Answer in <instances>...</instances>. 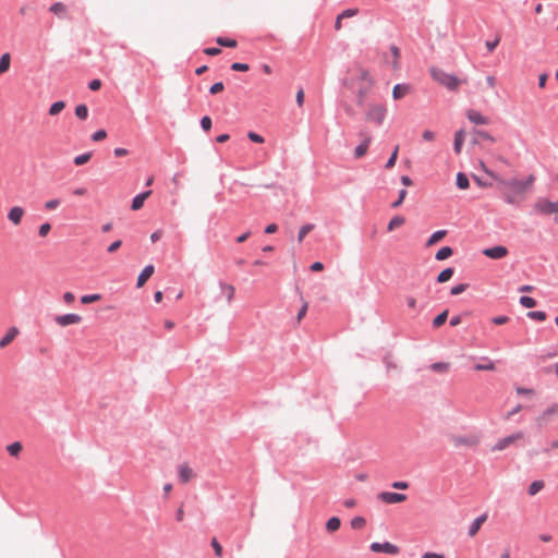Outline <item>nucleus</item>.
<instances>
[{
	"label": "nucleus",
	"mask_w": 558,
	"mask_h": 558,
	"mask_svg": "<svg viewBox=\"0 0 558 558\" xmlns=\"http://www.w3.org/2000/svg\"><path fill=\"white\" fill-rule=\"evenodd\" d=\"M490 178L497 182L505 202L509 205L521 204L526 198L529 191L535 182L534 174H530L525 180H519L517 178L506 180L497 173H490Z\"/></svg>",
	"instance_id": "obj_1"
},
{
	"label": "nucleus",
	"mask_w": 558,
	"mask_h": 558,
	"mask_svg": "<svg viewBox=\"0 0 558 558\" xmlns=\"http://www.w3.org/2000/svg\"><path fill=\"white\" fill-rule=\"evenodd\" d=\"M342 84L350 89L356 88L357 101L362 104L365 96L372 89L374 81L367 69L355 64L348 70V76L342 80Z\"/></svg>",
	"instance_id": "obj_2"
},
{
	"label": "nucleus",
	"mask_w": 558,
	"mask_h": 558,
	"mask_svg": "<svg viewBox=\"0 0 558 558\" xmlns=\"http://www.w3.org/2000/svg\"><path fill=\"white\" fill-rule=\"evenodd\" d=\"M429 72L434 81L445 86L449 90H458L459 85L463 82L459 80L457 76L446 73L445 71L438 68H432Z\"/></svg>",
	"instance_id": "obj_3"
},
{
	"label": "nucleus",
	"mask_w": 558,
	"mask_h": 558,
	"mask_svg": "<svg viewBox=\"0 0 558 558\" xmlns=\"http://www.w3.org/2000/svg\"><path fill=\"white\" fill-rule=\"evenodd\" d=\"M533 210L542 216L558 215V201L553 202L547 197H539L533 204Z\"/></svg>",
	"instance_id": "obj_4"
},
{
	"label": "nucleus",
	"mask_w": 558,
	"mask_h": 558,
	"mask_svg": "<svg viewBox=\"0 0 558 558\" xmlns=\"http://www.w3.org/2000/svg\"><path fill=\"white\" fill-rule=\"evenodd\" d=\"M387 109L383 105H372L366 112V119L376 124H381L386 118Z\"/></svg>",
	"instance_id": "obj_5"
},
{
	"label": "nucleus",
	"mask_w": 558,
	"mask_h": 558,
	"mask_svg": "<svg viewBox=\"0 0 558 558\" xmlns=\"http://www.w3.org/2000/svg\"><path fill=\"white\" fill-rule=\"evenodd\" d=\"M524 437L522 432H517L512 435L506 436L504 438L498 439L495 445L492 447L493 451H504L509 446L513 445L518 440H521Z\"/></svg>",
	"instance_id": "obj_6"
},
{
	"label": "nucleus",
	"mask_w": 558,
	"mask_h": 558,
	"mask_svg": "<svg viewBox=\"0 0 558 558\" xmlns=\"http://www.w3.org/2000/svg\"><path fill=\"white\" fill-rule=\"evenodd\" d=\"M452 444L454 447H468V448H474L477 447L480 444V438L474 435L470 436H456L452 438Z\"/></svg>",
	"instance_id": "obj_7"
},
{
	"label": "nucleus",
	"mask_w": 558,
	"mask_h": 558,
	"mask_svg": "<svg viewBox=\"0 0 558 558\" xmlns=\"http://www.w3.org/2000/svg\"><path fill=\"white\" fill-rule=\"evenodd\" d=\"M377 498L385 504H400L407 500V495L391 492H381Z\"/></svg>",
	"instance_id": "obj_8"
},
{
	"label": "nucleus",
	"mask_w": 558,
	"mask_h": 558,
	"mask_svg": "<svg viewBox=\"0 0 558 558\" xmlns=\"http://www.w3.org/2000/svg\"><path fill=\"white\" fill-rule=\"evenodd\" d=\"M82 316L78 315V314H64V315H59L54 318V322L60 326V327H66V326H70V325H77L82 322Z\"/></svg>",
	"instance_id": "obj_9"
},
{
	"label": "nucleus",
	"mask_w": 558,
	"mask_h": 558,
	"mask_svg": "<svg viewBox=\"0 0 558 558\" xmlns=\"http://www.w3.org/2000/svg\"><path fill=\"white\" fill-rule=\"evenodd\" d=\"M508 248L504 245H497L483 250V254L492 259H502L508 255Z\"/></svg>",
	"instance_id": "obj_10"
},
{
	"label": "nucleus",
	"mask_w": 558,
	"mask_h": 558,
	"mask_svg": "<svg viewBox=\"0 0 558 558\" xmlns=\"http://www.w3.org/2000/svg\"><path fill=\"white\" fill-rule=\"evenodd\" d=\"M371 550L374 553H385L388 555H397L399 553V548L391 543H373L371 545Z\"/></svg>",
	"instance_id": "obj_11"
},
{
	"label": "nucleus",
	"mask_w": 558,
	"mask_h": 558,
	"mask_svg": "<svg viewBox=\"0 0 558 558\" xmlns=\"http://www.w3.org/2000/svg\"><path fill=\"white\" fill-rule=\"evenodd\" d=\"M554 415H558V404H554L545 410L539 416L536 417V423L539 427H544L550 422V418Z\"/></svg>",
	"instance_id": "obj_12"
},
{
	"label": "nucleus",
	"mask_w": 558,
	"mask_h": 558,
	"mask_svg": "<svg viewBox=\"0 0 558 558\" xmlns=\"http://www.w3.org/2000/svg\"><path fill=\"white\" fill-rule=\"evenodd\" d=\"M25 215V210L21 206L12 207L8 213V219L14 225L19 226L22 221V218Z\"/></svg>",
	"instance_id": "obj_13"
},
{
	"label": "nucleus",
	"mask_w": 558,
	"mask_h": 558,
	"mask_svg": "<svg viewBox=\"0 0 558 558\" xmlns=\"http://www.w3.org/2000/svg\"><path fill=\"white\" fill-rule=\"evenodd\" d=\"M412 90L409 84H397L392 89V97L395 100H399L410 94Z\"/></svg>",
	"instance_id": "obj_14"
},
{
	"label": "nucleus",
	"mask_w": 558,
	"mask_h": 558,
	"mask_svg": "<svg viewBox=\"0 0 558 558\" xmlns=\"http://www.w3.org/2000/svg\"><path fill=\"white\" fill-rule=\"evenodd\" d=\"M486 520H487L486 513L476 518L469 526V531H468L469 536L474 537L477 534V532L480 531L481 526L486 522Z\"/></svg>",
	"instance_id": "obj_15"
},
{
	"label": "nucleus",
	"mask_w": 558,
	"mask_h": 558,
	"mask_svg": "<svg viewBox=\"0 0 558 558\" xmlns=\"http://www.w3.org/2000/svg\"><path fill=\"white\" fill-rule=\"evenodd\" d=\"M194 477L193 470L187 464H181L179 466V478L182 483H187Z\"/></svg>",
	"instance_id": "obj_16"
},
{
	"label": "nucleus",
	"mask_w": 558,
	"mask_h": 558,
	"mask_svg": "<svg viewBox=\"0 0 558 558\" xmlns=\"http://www.w3.org/2000/svg\"><path fill=\"white\" fill-rule=\"evenodd\" d=\"M155 271V268L153 265H147L143 270L142 272L140 274L138 278H137V287L141 288L143 287L146 281L153 276Z\"/></svg>",
	"instance_id": "obj_17"
},
{
	"label": "nucleus",
	"mask_w": 558,
	"mask_h": 558,
	"mask_svg": "<svg viewBox=\"0 0 558 558\" xmlns=\"http://www.w3.org/2000/svg\"><path fill=\"white\" fill-rule=\"evenodd\" d=\"M151 194V191H146V192H143L138 195H136L133 201H132V205H131V208L133 210H138L143 207L144 205V202L146 201V198L149 197V195Z\"/></svg>",
	"instance_id": "obj_18"
},
{
	"label": "nucleus",
	"mask_w": 558,
	"mask_h": 558,
	"mask_svg": "<svg viewBox=\"0 0 558 558\" xmlns=\"http://www.w3.org/2000/svg\"><path fill=\"white\" fill-rule=\"evenodd\" d=\"M19 329L16 327H11L7 333L3 336V338L0 340V348L3 349L7 345H9L14 338L17 336Z\"/></svg>",
	"instance_id": "obj_19"
},
{
	"label": "nucleus",
	"mask_w": 558,
	"mask_h": 558,
	"mask_svg": "<svg viewBox=\"0 0 558 558\" xmlns=\"http://www.w3.org/2000/svg\"><path fill=\"white\" fill-rule=\"evenodd\" d=\"M466 117L471 122H473L475 124H487L488 123V119L475 110H468Z\"/></svg>",
	"instance_id": "obj_20"
},
{
	"label": "nucleus",
	"mask_w": 558,
	"mask_h": 558,
	"mask_svg": "<svg viewBox=\"0 0 558 558\" xmlns=\"http://www.w3.org/2000/svg\"><path fill=\"white\" fill-rule=\"evenodd\" d=\"M369 144H371V136H365L363 142L354 150L355 158H357V159L362 158L366 154Z\"/></svg>",
	"instance_id": "obj_21"
},
{
	"label": "nucleus",
	"mask_w": 558,
	"mask_h": 558,
	"mask_svg": "<svg viewBox=\"0 0 558 558\" xmlns=\"http://www.w3.org/2000/svg\"><path fill=\"white\" fill-rule=\"evenodd\" d=\"M464 138H465L464 130H459V131L456 132V134H454V143H453V148H454L456 154H460L461 153Z\"/></svg>",
	"instance_id": "obj_22"
},
{
	"label": "nucleus",
	"mask_w": 558,
	"mask_h": 558,
	"mask_svg": "<svg viewBox=\"0 0 558 558\" xmlns=\"http://www.w3.org/2000/svg\"><path fill=\"white\" fill-rule=\"evenodd\" d=\"M11 63V56L9 52H5L0 58V75L4 74L9 71Z\"/></svg>",
	"instance_id": "obj_23"
},
{
	"label": "nucleus",
	"mask_w": 558,
	"mask_h": 558,
	"mask_svg": "<svg viewBox=\"0 0 558 558\" xmlns=\"http://www.w3.org/2000/svg\"><path fill=\"white\" fill-rule=\"evenodd\" d=\"M545 486L544 481H534L530 484L527 488V493L530 496H535L537 493H539Z\"/></svg>",
	"instance_id": "obj_24"
},
{
	"label": "nucleus",
	"mask_w": 558,
	"mask_h": 558,
	"mask_svg": "<svg viewBox=\"0 0 558 558\" xmlns=\"http://www.w3.org/2000/svg\"><path fill=\"white\" fill-rule=\"evenodd\" d=\"M446 234H447L446 230H438V231L434 232L427 241V246L435 245L436 243L441 241L446 236Z\"/></svg>",
	"instance_id": "obj_25"
},
{
	"label": "nucleus",
	"mask_w": 558,
	"mask_h": 558,
	"mask_svg": "<svg viewBox=\"0 0 558 558\" xmlns=\"http://www.w3.org/2000/svg\"><path fill=\"white\" fill-rule=\"evenodd\" d=\"M404 222H405V219L402 216H396L389 221L387 229L389 232H391L395 229L403 226Z\"/></svg>",
	"instance_id": "obj_26"
},
{
	"label": "nucleus",
	"mask_w": 558,
	"mask_h": 558,
	"mask_svg": "<svg viewBox=\"0 0 558 558\" xmlns=\"http://www.w3.org/2000/svg\"><path fill=\"white\" fill-rule=\"evenodd\" d=\"M340 525H341L340 519L337 517H332L327 521L326 529L328 532H336L339 530Z\"/></svg>",
	"instance_id": "obj_27"
},
{
	"label": "nucleus",
	"mask_w": 558,
	"mask_h": 558,
	"mask_svg": "<svg viewBox=\"0 0 558 558\" xmlns=\"http://www.w3.org/2000/svg\"><path fill=\"white\" fill-rule=\"evenodd\" d=\"M221 290H222V293L226 295L227 301L229 303L232 302L234 294H235L234 287L232 284H221Z\"/></svg>",
	"instance_id": "obj_28"
},
{
	"label": "nucleus",
	"mask_w": 558,
	"mask_h": 558,
	"mask_svg": "<svg viewBox=\"0 0 558 558\" xmlns=\"http://www.w3.org/2000/svg\"><path fill=\"white\" fill-rule=\"evenodd\" d=\"M452 255V248L449 246H444L436 253V259L445 260Z\"/></svg>",
	"instance_id": "obj_29"
},
{
	"label": "nucleus",
	"mask_w": 558,
	"mask_h": 558,
	"mask_svg": "<svg viewBox=\"0 0 558 558\" xmlns=\"http://www.w3.org/2000/svg\"><path fill=\"white\" fill-rule=\"evenodd\" d=\"M453 276V269L452 268H446L444 269L437 277V281L439 283H444V282H447L451 279V277Z\"/></svg>",
	"instance_id": "obj_30"
},
{
	"label": "nucleus",
	"mask_w": 558,
	"mask_h": 558,
	"mask_svg": "<svg viewBox=\"0 0 558 558\" xmlns=\"http://www.w3.org/2000/svg\"><path fill=\"white\" fill-rule=\"evenodd\" d=\"M457 185L461 190L468 189L470 185L469 178L464 173L459 172L457 174Z\"/></svg>",
	"instance_id": "obj_31"
},
{
	"label": "nucleus",
	"mask_w": 558,
	"mask_h": 558,
	"mask_svg": "<svg viewBox=\"0 0 558 558\" xmlns=\"http://www.w3.org/2000/svg\"><path fill=\"white\" fill-rule=\"evenodd\" d=\"M22 449H23V446L20 441H15L7 447L8 452L12 457H17L20 454V452L22 451Z\"/></svg>",
	"instance_id": "obj_32"
},
{
	"label": "nucleus",
	"mask_w": 558,
	"mask_h": 558,
	"mask_svg": "<svg viewBox=\"0 0 558 558\" xmlns=\"http://www.w3.org/2000/svg\"><path fill=\"white\" fill-rule=\"evenodd\" d=\"M447 317H448V311L445 310L444 312H441L439 315H437L434 320H433V326L435 328H439L440 326H442L446 320H447Z\"/></svg>",
	"instance_id": "obj_33"
},
{
	"label": "nucleus",
	"mask_w": 558,
	"mask_h": 558,
	"mask_svg": "<svg viewBox=\"0 0 558 558\" xmlns=\"http://www.w3.org/2000/svg\"><path fill=\"white\" fill-rule=\"evenodd\" d=\"M50 12L61 16L66 12V7L62 2H56L50 7Z\"/></svg>",
	"instance_id": "obj_34"
},
{
	"label": "nucleus",
	"mask_w": 558,
	"mask_h": 558,
	"mask_svg": "<svg viewBox=\"0 0 558 558\" xmlns=\"http://www.w3.org/2000/svg\"><path fill=\"white\" fill-rule=\"evenodd\" d=\"M216 43L220 46L229 47V48H235L238 45L235 39L223 38V37H217Z\"/></svg>",
	"instance_id": "obj_35"
},
{
	"label": "nucleus",
	"mask_w": 558,
	"mask_h": 558,
	"mask_svg": "<svg viewBox=\"0 0 558 558\" xmlns=\"http://www.w3.org/2000/svg\"><path fill=\"white\" fill-rule=\"evenodd\" d=\"M64 108H65V102L64 101H57V102L52 104L51 107L49 108V114L50 116H57Z\"/></svg>",
	"instance_id": "obj_36"
},
{
	"label": "nucleus",
	"mask_w": 558,
	"mask_h": 558,
	"mask_svg": "<svg viewBox=\"0 0 558 558\" xmlns=\"http://www.w3.org/2000/svg\"><path fill=\"white\" fill-rule=\"evenodd\" d=\"M75 116L80 120H86L87 117H88V108L86 107V105H78V106H76V108H75Z\"/></svg>",
	"instance_id": "obj_37"
},
{
	"label": "nucleus",
	"mask_w": 558,
	"mask_h": 558,
	"mask_svg": "<svg viewBox=\"0 0 558 558\" xmlns=\"http://www.w3.org/2000/svg\"><path fill=\"white\" fill-rule=\"evenodd\" d=\"M314 229V225H304L300 230L298 234V241L301 243L304 238Z\"/></svg>",
	"instance_id": "obj_38"
},
{
	"label": "nucleus",
	"mask_w": 558,
	"mask_h": 558,
	"mask_svg": "<svg viewBox=\"0 0 558 558\" xmlns=\"http://www.w3.org/2000/svg\"><path fill=\"white\" fill-rule=\"evenodd\" d=\"M92 158V153H85L74 158L75 166H83L87 163Z\"/></svg>",
	"instance_id": "obj_39"
},
{
	"label": "nucleus",
	"mask_w": 558,
	"mask_h": 558,
	"mask_svg": "<svg viewBox=\"0 0 558 558\" xmlns=\"http://www.w3.org/2000/svg\"><path fill=\"white\" fill-rule=\"evenodd\" d=\"M398 151H399V145H397L389 157L388 161L385 165L386 169H392L396 165L397 158H398Z\"/></svg>",
	"instance_id": "obj_40"
},
{
	"label": "nucleus",
	"mask_w": 558,
	"mask_h": 558,
	"mask_svg": "<svg viewBox=\"0 0 558 558\" xmlns=\"http://www.w3.org/2000/svg\"><path fill=\"white\" fill-rule=\"evenodd\" d=\"M486 363L484 364H476L474 366L475 371H494L495 369V363L488 359H485Z\"/></svg>",
	"instance_id": "obj_41"
},
{
	"label": "nucleus",
	"mask_w": 558,
	"mask_h": 558,
	"mask_svg": "<svg viewBox=\"0 0 558 558\" xmlns=\"http://www.w3.org/2000/svg\"><path fill=\"white\" fill-rule=\"evenodd\" d=\"M100 299H101L100 294H87V295H83L81 298V302L83 304H90V303L98 302Z\"/></svg>",
	"instance_id": "obj_42"
},
{
	"label": "nucleus",
	"mask_w": 558,
	"mask_h": 558,
	"mask_svg": "<svg viewBox=\"0 0 558 558\" xmlns=\"http://www.w3.org/2000/svg\"><path fill=\"white\" fill-rule=\"evenodd\" d=\"M520 304L526 308H532L536 306V301L531 296H521Z\"/></svg>",
	"instance_id": "obj_43"
},
{
	"label": "nucleus",
	"mask_w": 558,
	"mask_h": 558,
	"mask_svg": "<svg viewBox=\"0 0 558 558\" xmlns=\"http://www.w3.org/2000/svg\"><path fill=\"white\" fill-rule=\"evenodd\" d=\"M527 316L532 319H535V320H538V322H544L547 317L546 313L543 312V311H534V312H530L527 314Z\"/></svg>",
	"instance_id": "obj_44"
},
{
	"label": "nucleus",
	"mask_w": 558,
	"mask_h": 558,
	"mask_svg": "<svg viewBox=\"0 0 558 558\" xmlns=\"http://www.w3.org/2000/svg\"><path fill=\"white\" fill-rule=\"evenodd\" d=\"M390 51L392 53V57H393V61H392V66L395 69H398L399 66V58H400V50L397 46H391L390 47Z\"/></svg>",
	"instance_id": "obj_45"
},
{
	"label": "nucleus",
	"mask_w": 558,
	"mask_h": 558,
	"mask_svg": "<svg viewBox=\"0 0 558 558\" xmlns=\"http://www.w3.org/2000/svg\"><path fill=\"white\" fill-rule=\"evenodd\" d=\"M231 69L236 72H246L250 66L246 63L234 62L232 63Z\"/></svg>",
	"instance_id": "obj_46"
},
{
	"label": "nucleus",
	"mask_w": 558,
	"mask_h": 558,
	"mask_svg": "<svg viewBox=\"0 0 558 558\" xmlns=\"http://www.w3.org/2000/svg\"><path fill=\"white\" fill-rule=\"evenodd\" d=\"M466 288H468L466 283H460V284L452 287L450 293L452 295H458V294L464 292L466 290Z\"/></svg>",
	"instance_id": "obj_47"
},
{
	"label": "nucleus",
	"mask_w": 558,
	"mask_h": 558,
	"mask_svg": "<svg viewBox=\"0 0 558 558\" xmlns=\"http://www.w3.org/2000/svg\"><path fill=\"white\" fill-rule=\"evenodd\" d=\"M51 230V226L50 223L46 222V223H43L39 229H38V234L41 236V238H45L47 236V234L50 232Z\"/></svg>",
	"instance_id": "obj_48"
},
{
	"label": "nucleus",
	"mask_w": 558,
	"mask_h": 558,
	"mask_svg": "<svg viewBox=\"0 0 558 558\" xmlns=\"http://www.w3.org/2000/svg\"><path fill=\"white\" fill-rule=\"evenodd\" d=\"M201 126L205 132H208L211 129V119L209 117H203L201 120Z\"/></svg>",
	"instance_id": "obj_49"
},
{
	"label": "nucleus",
	"mask_w": 558,
	"mask_h": 558,
	"mask_svg": "<svg viewBox=\"0 0 558 558\" xmlns=\"http://www.w3.org/2000/svg\"><path fill=\"white\" fill-rule=\"evenodd\" d=\"M359 13L357 9H347L342 13H340V19H348L355 16Z\"/></svg>",
	"instance_id": "obj_50"
},
{
	"label": "nucleus",
	"mask_w": 558,
	"mask_h": 558,
	"mask_svg": "<svg viewBox=\"0 0 558 558\" xmlns=\"http://www.w3.org/2000/svg\"><path fill=\"white\" fill-rule=\"evenodd\" d=\"M211 546L215 550L216 556L220 558L222 556V547L216 538L211 539Z\"/></svg>",
	"instance_id": "obj_51"
},
{
	"label": "nucleus",
	"mask_w": 558,
	"mask_h": 558,
	"mask_svg": "<svg viewBox=\"0 0 558 558\" xmlns=\"http://www.w3.org/2000/svg\"><path fill=\"white\" fill-rule=\"evenodd\" d=\"M107 137V132L105 130H98L97 132H95L92 136L93 141L95 142H99V141H102Z\"/></svg>",
	"instance_id": "obj_52"
},
{
	"label": "nucleus",
	"mask_w": 558,
	"mask_h": 558,
	"mask_svg": "<svg viewBox=\"0 0 558 558\" xmlns=\"http://www.w3.org/2000/svg\"><path fill=\"white\" fill-rule=\"evenodd\" d=\"M60 205V201L54 198V199H49L45 203V208L48 209V210H53L56 209L58 206Z\"/></svg>",
	"instance_id": "obj_53"
},
{
	"label": "nucleus",
	"mask_w": 558,
	"mask_h": 558,
	"mask_svg": "<svg viewBox=\"0 0 558 558\" xmlns=\"http://www.w3.org/2000/svg\"><path fill=\"white\" fill-rule=\"evenodd\" d=\"M407 194H408V193H407V191H405V190H401V191L399 192V197H398V199H397L395 203H392V205H391V206H392L393 208L399 207V206L403 203V201H404V198H405Z\"/></svg>",
	"instance_id": "obj_54"
},
{
	"label": "nucleus",
	"mask_w": 558,
	"mask_h": 558,
	"mask_svg": "<svg viewBox=\"0 0 558 558\" xmlns=\"http://www.w3.org/2000/svg\"><path fill=\"white\" fill-rule=\"evenodd\" d=\"M247 137H248L252 142H254V143H258V144L264 143V137H263V136H260L259 134L255 133V132H248Z\"/></svg>",
	"instance_id": "obj_55"
},
{
	"label": "nucleus",
	"mask_w": 558,
	"mask_h": 558,
	"mask_svg": "<svg viewBox=\"0 0 558 558\" xmlns=\"http://www.w3.org/2000/svg\"><path fill=\"white\" fill-rule=\"evenodd\" d=\"M121 245H122V241L117 240L108 246L107 251H108V253H114L121 247Z\"/></svg>",
	"instance_id": "obj_56"
},
{
	"label": "nucleus",
	"mask_w": 558,
	"mask_h": 558,
	"mask_svg": "<svg viewBox=\"0 0 558 558\" xmlns=\"http://www.w3.org/2000/svg\"><path fill=\"white\" fill-rule=\"evenodd\" d=\"M364 524H365V520L361 517L354 518L351 522V525L354 529H360V527L364 526Z\"/></svg>",
	"instance_id": "obj_57"
},
{
	"label": "nucleus",
	"mask_w": 558,
	"mask_h": 558,
	"mask_svg": "<svg viewBox=\"0 0 558 558\" xmlns=\"http://www.w3.org/2000/svg\"><path fill=\"white\" fill-rule=\"evenodd\" d=\"M223 88H225L223 84L221 82H218V83H215L214 85H211L210 93L213 95H216V94L222 92Z\"/></svg>",
	"instance_id": "obj_58"
},
{
	"label": "nucleus",
	"mask_w": 558,
	"mask_h": 558,
	"mask_svg": "<svg viewBox=\"0 0 558 558\" xmlns=\"http://www.w3.org/2000/svg\"><path fill=\"white\" fill-rule=\"evenodd\" d=\"M424 141L433 142L435 140V133L429 130H425L422 134Z\"/></svg>",
	"instance_id": "obj_59"
},
{
	"label": "nucleus",
	"mask_w": 558,
	"mask_h": 558,
	"mask_svg": "<svg viewBox=\"0 0 558 558\" xmlns=\"http://www.w3.org/2000/svg\"><path fill=\"white\" fill-rule=\"evenodd\" d=\"M499 44V37H497L494 41H486L485 46L489 52H493Z\"/></svg>",
	"instance_id": "obj_60"
},
{
	"label": "nucleus",
	"mask_w": 558,
	"mask_h": 558,
	"mask_svg": "<svg viewBox=\"0 0 558 558\" xmlns=\"http://www.w3.org/2000/svg\"><path fill=\"white\" fill-rule=\"evenodd\" d=\"M508 322H509L508 316H497V317L493 318V323L495 325H504V324H507Z\"/></svg>",
	"instance_id": "obj_61"
},
{
	"label": "nucleus",
	"mask_w": 558,
	"mask_h": 558,
	"mask_svg": "<svg viewBox=\"0 0 558 558\" xmlns=\"http://www.w3.org/2000/svg\"><path fill=\"white\" fill-rule=\"evenodd\" d=\"M306 312H307V302H304L302 307H301V310H300V312H299V314H298V316H296L298 322H301L303 319V317L305 316Z\"/></svg>",
	"instance_id": "obj_62"
},
{
	"label": "nucleus",
	"mask_w": 558,
	"mask_h": 558,
	"mask_svg": "<svg viewBox=\"0 0 558 558\" xmlns=\"http://www.w3.org/2000/svg\"><path fill=\"white\" fill-rule=\"evenodd\" d=\"M75 300V295L72 293V292H65L63 294V301L66 303V304H72Z\"/></svg>",
	"instance_id": "obj_63"
},
{
	"label": "nucleus",
	"mask_w": 558,
	"mask_h": 558,
	"mask_svg": "<svg viewBox=\"0 0 558 558\" xmlns=\"http://www.w3.org/2000/svg\"><path fill=\"white\" fill-rule=\"evenodd\" d=\"M422 558H446L445 555L442 554H437V553H430V551H427L425 553Z\"/></svg>",
	"instance_id": "obj_64"
}]
</instances>
